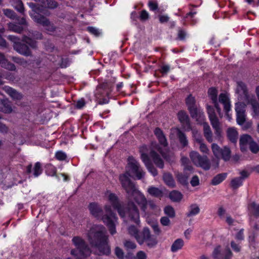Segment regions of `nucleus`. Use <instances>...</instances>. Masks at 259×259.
<instances>
[{
  "mask_svg": "<svg viewBox=\"0 0 259 259\" xmlns=\"http://www.w3.org/2000/svg\"><path fill=\"white\" fill-rule=\"evenodd\" d=\"M144 172L140 166L138 162L133 157L129 156L127 164L126 167V172L119 177L121 185L125 189L128 200L127 206L125 208L120 205L119 199L117 195L109 191H107L105 196L111 205L105 206V212L109 213L108 215L103 217V221L108 227L111 234L116 233L115 226L117 218L112 212V209H117L118 212L124 221L126 220L139 225L140 223V215L138 209L133 202L134 199L140 206L141 210L146 214L148 202L144 195L140 192L130 180V178L135 176L138 179H141L144 176Z\"/></svg>",
  "mask_w": 259,
  "mask_h": 259,
  "instance_id": "f257e3e1",
  "label": "nucleus"
},
{
  "mask_svg": "<svg viewBox=\"0 0 259 259\" xmlns=\"http://www.w3.org/2000/svg\"><path fill=\"white\" fill-rule=\"evenodd\" d=\"M87 236L92 247L96 249L94 251L96 254L108 255L110 253L106 231L103 226H93Z\"/></svg>",
  "mask_w": 259,
  "mask_h": 259,
  "instance_id": "f03ea898",
  "label": "nucleus"
},
{
  "mask_svg": "<svg viewBox=\"0 0 259 259\" xmlns=\"http://www.w3.org/2000/svg\"><path fill=\"white\" fill-rule=\"evenodd\" d=\"M156 151L158 152L164 158H166L161 148L155 143H152L150 147L143 145L140 148L141 158L149 171L154 176L157 175V170L153 166L148 154L149 153L150 157L157 166L162 168L164 166L162 159Z\"/></svg>",
  "mask_w": 259,
  "mask_h": 259,
  "instance_id": "7ed1b4c3",
  "label": "nucleus"
},
{
  "mask_svg": "<svg viewBox=\"0 0 259 259\" xmlns=\"http://www.w3.org/2000/svg\"><path fill=\"white\" fill-rule=\"evenodd\" d=\"M185 103L191 117L198 123L203 124L204 136L209 143H211L213 141L212 132L208 123L205 122L204 113L202 109L196 104L195 98L190 94L186 98Z\"/></svg>",
  "mask_w": 259,
  "mask_h": 259,
  "instance_id": "20e7f679",
  "label": "nucleus"
},
{
  "mask_svg": "<svg viewBox=\"0 0 259 259\" xmlns=\"http://www.w3.org/2000/svg\"><path fill=\"white\" fill-rule=\"evenodd\" d=\"M209 98L211 100L212 103L213 104L217 112L219 115L222 114V109L219 103L223 105L224 111L226 116L231 119V115L229 112L231 110V101L228 96L225 93H221L219 97H218V91L215 87L209 88L207 91Z\"/></svg>",
  "mask_w": 259,
  "mask_h": 259,
  "instance_id": "39448f33",
  "label": "nucleus"
},
{
  "mask_svg": "<svg viewBox=\"0 0 259 259\" xmlns=\"http://www.w3.org/2000/svg\"><path fill=\"white\" fill-rule=\"evenodd\" d=\"M128 231L140 244L145 242L148 246L151 247L156 243L155 239L151 236L149 229L147 228H144L142 232L139 233L137 227L132 225L128 228Z\"/></svg>",
  "mask_w": 259,
  "mask_h": 259,
  "instance_id": "423d86ee",
  "label": "nucleus"
},
{
  "mask_svg": "<svg viewBox=\"0 0 259 259\" xmlns=\"http://www.w3.org/2000/svg\"><path fill=\"white\" fill-rule=\"evenodd\" d=\"M28 5L32 9V12H30V15L34 21L45 27L48 31L50 32L53 31L55 30L54 26L50 23L46 18L42 16L40 14L44 13V10L40 6V3H39L38 4L39 6L38 8H36L35 5L33 3H28Z\"/></svg>",
  "mask_w": 259,
  "mask_h": 259,
  "instance_id": "0eeeda50",
  "label": "nucleus"
},
{
  "mask_svg": "<svg viewBox=\"0 0 259 259\" xmlns=\"http://www.w3.org/2000/svg\"><path fill=\"white\" fill-rule=\"evenodd\" d=\"M72 242L76 249L71 251V254L76 259H87L91 254V251L87 247L84 240L80 237H74Z\"/></svg>",
  "mask_w": 259,
  "mask_h": 259,
  "instance_id": "6e6552de",
  "label": "nucleus"
},
{
  "mask_svg": "<svg viewBox=\"0 0 259 259\" xmlns=\"http://www.w3.org/2000/svg\"><path fill=\"white\" fill-rule=\"evenodd\" d=\"M189 156L193 163L197 167H201L204 170L210 168L211 163L206 155H201L198 152L192 151Z\"/></svg>",
  "mask_w": 259,
  "mask_h": 259,
  "instance_id": "1a4fd4ad",
  "label": "nucleus"
},
{
  "mask_svg": "<svg viewBox=\"0 0 259 259\" xmlns=\"http://www.w3.org/2000/svg\"><path fill=\"white\" fill-rule=\"evenodd\" d=\"M194 7L190 8L189 11L185 15H183L182 12L179 9V17L182 18L181 23L183 25L194 26L198 23V19L195 17L197 14V11L195 9L196 6H195Z\"/></svg>",
  "mask_w": 259,
  "mask_h": 259,
  "instance_id": "9d476101",
  "label": "nucleus"
},
{
  "mask_svg": "<svg viewBox=\"0 0 259 259\" xmlns=\"http://www.w3.org/2000/svg\"><path fill=\"white\" fill-rule=\"evenodd\" d=\"M107 84H103L99 85L96 89L95 96L99 100V103L101 104L108 103L109 102L108 98H103L104 96H108L109 90L107 89Z\"/></svg>",
  "mask_w": 259,
  "mask_h": 259,
  "instance_id": "9b49d317",
  "label": "nucleus"
},
{
  "mask_svg": "<svg viewBox=\"0 0 259 259\" xmlns=\"http://www.w3.org/2000/svg\"><path fill=\"white\" fill-rule=\"evenodd\" d=\"M8 38L10 40L14 42V48L17 52L27 56L30 55L28 47L25 45L19 43L18 42V39L16 37L13 35H9Z\"/></svg>",
  "mask_w": 259,
  "mask_h": 259,
  "instance_id": "f8f14e48",
  "label": "nucleus"
},
{
  "mask_svg": "<svg viewBox=\"0 0 259 259\" xmlns=\"http://www.w3.org/2000/svg\"><path fill=\"white\" fill-rule=\"evenodd\" d=\"M179 122L181 124L182 129L186 132L192 130L190 119L188 114L183 110L179 111Z\"/></svg>",
  "mask_w": 259,
  "mask_h": 259,
  "instance_id": "ddd939ff",
  "label": "nucleus"
},
{
  "mask_svg": "<svg viewBox=\"0 0 259 259\" xmlns=\"http://www.w3.org/2000/svg\"><path fill=\"white\" fill-rule=\"evenodd\" d=\"M89 209L91 213L94 217L98 219H101L103 221V217L108 215L110 217L109 213L105 212V214L103 215V212L99 206L95 203H91L89 205Z\"/></svg>",
  "mask_w": 259,
  "mask_h": 259,
  "instance_id": "4468645a",
  "label": "nucleus"
},
{
  "mask_svg": "<svg viewBox=\"0 0 259 259\" xmlns=\"http://www.w3.org/2000/svg\"><path fill=\"white\" fill-rule=\"evenodd\" d=\"M89 209L91 213L94 217L98 219H101L103 221V217L108 215L110 217L109 213L105 212V214L103 215V212L99 206L95 203H91L89 205Z\"/></svg>",
  "mask_w": 259,
  "mask_h": 259,
  "instance_id": "2eb2a0df",
  "label": "nucleus"
},
{
  "mask_svg": "<svg viewBox=\"0 0 259 259\" xmlns=\"http://www.w3.org/2000/svg\"><path fill=\"white\" fill-rule=\"evenodd\" d=\"M253 140L252 137L248 134H244L240 137L239 140L240 149L241 152H244L247 150V145L250 144Z\"/></svg>",
  "mask_w": 259,
  "mask_h": 259,
  "instance_id": "dca6fc26",
  "label": "nucleus"
},
{
  "mask_svg": "<svg viewBox=\"0 0 259 259\" xmlns=\"http://www.w3.org/2000/svg\"><path fill=\"white\" fill-rule=\"evenodd\" d=\"M19 23L21 26H19L16 24H15L12 23H10L8 24L9 29L12 31L20 33L23 29V27L22 25H26V22L24 18H22L20 20H19Z\"/></svg>",
  "mask_w": 259,
  "mask_h": 259,
  "instance_id": "f3484780",
  "label": "nucleus"
},
{
  "mask_svg": "<svg viewBox=\"0 0 259 259\" xmlns=\"http://www.w3.org/2000/svg\"><path fill=\"white\" fill-rule=\"evenodd\" d=\"M40 3V6L44 10V8H48L50 9H54L57 7V4L53 0H34Z\"/></svg>",
  "mask_w": 259,
  "mask_h": 259,
  "instance_id": "a211bd4d",
  "label": "nucleus"
},
{
  "mask_svg": "<svg viewBox=\"0 0 259 259\" xmlns=\"http://www.w3.org/2000/svg\"><path fill=\"white\" fill-rule=\"evenodd\" d=\"M215 109L214 106L213 107L207 104L206 105V112L210 122L219 120L215 112Z\"/></svg>",
  "mask_w": 259,
  "mask_h": 259,
  "instance_id": "6ab92c4d",
  "label": "nucleus"
},
{
  "mask_svg": "<svg viewBox=\"0 0 259 259\" xmlns=\"http://www.w3.org/2000/svg\"><path fill=\"white\" fill-rule=\"evenodd\" d=\"M154 134L158 139L161 146L163 147H166L167 143L162 131L159 128H156L154 131Z\"/></svg>",
  "mask_w": 259,
  "mask_h": 259,
  "instance_id": "aec40b11",
  "label": "nucleus"
},
{
  "mask_svg": "<svg viewBox=\"0 0 259 259\" xmlns=\"http://www.w3.org/2000/svg\"><path fill=\"white\" fill-rule=\"evenodd\" d=\"M227 136L231 143L235 144L237 141L238 132L235 128L229 127L227 131Z\"/></svg>",
  "mask_w": 259,
  "mask_h": 259,
  "instance_id": "412c9836",
  "label": "nucleus"
},
{
  "mask_svg": "<svg viewBox=\"0 0 259 259\" xmlns=\"http://www.w3.org/2000/svg\"><path fill=\"white\" fill-rule=\"evenodd\" d=\"M227 172L219 174L212 179L210 184L213 186H217L223 182L227 178Z\"/></svg>",
  "mask_w": 259,
  "mask_h": 259,
  "instance_id": "4be33fe9",
  "label": "nucleus"
},
{
  "mask_svg": "<svg viewBox=\"0 0 259 259\" xmlns=\"http://www.w3.org/2000/svg\"><path fill=\"white\" fill-rule=\"evenodd\" d=\"M4 91L14 100H19L22 98L20 94L16 92L12 88L5 86L4 87Z\"/></svg>",
  "mask_w": 259,
  "mask_h": 259,
  "instance_id": "5701e85b",
  "label": "nucleus"
},
{
  "mask_svg": "<svg viewBox=\"0 0 259 259\" xmlns=\"http://www.w3.org/2000/svg\"><path fill=\"white\" fill-rule=\"evenodd\" d=\"M0 65L2 67L10 70L15 69V66L13 64L8 62L4 56L1 53H0Z\"/></svg>",
  "mask_w": 259,
  "mask_h": 259,
  "instance_id": "b1692460",
  "label": "nucleus"
},
{
  "mask_svg": "<svg viewBox=\"0 0 259 259\" xmlns=\"http://www.w3.org/2000/svg\"><path fill=\"white\" fill-rule=\"evenodd\" d=\"M248 208L250 212L255 217H259V204L252 202L248 204Z\"/></svg>",
  "mask_w": 259,
  "mask_h": 259,
  "instance_id": "393cba45",
  "label": "nucleus"
},
{
  "mask_svg": "<svg viewBox=\"0 0 259 259\" xmlns=\"http://www.w3.org/2000/svg\"><path fill=\"white\" fill-rule=\"evenodd\" d=\"M0 111L5 113H10L12 111V108L9 101L7 100H3L1 102Z\"/></svg>",
  "mask_w": 259,
  "mask_h": 259,
  "instance_id": "a878e982",
  "label": "nucleus"
},
{
  "mask_svg": "<svg viewBox=\"0 0 259 259\" xmlns=\"http://www.w3.org/2000/svg\"><path fill=\"white\" fill-rule=\"evenodd\" d=\"M148 193L152 196L160 197L163 195V192L160 189L151 186L147 190Z\"/></svg>",
  "mask_w": 259,
  "mask_h": 259,
  "instance_id": "bb28decb",
  "label": "nucleus"
},
{
  "mask_svg": "<svg viewBox=\"0 0 259 259\" xmlns=\"http://www.w3.org/2000/svg\"><path fill=\"white\" fill-rule=\"evenodd\" d=\"M200 212V208L196 204H191L189 208V211L187 212L186 215L188 217L195 216Z\"/></svg>",
  "mask_w": 259,
  "mask_h": 259,
  "instance_id": "cd10ccee",
  "label": "nucleus"
},
{
  "mask_svg": "<svg viewBox=\"0 0 259 259\" xmlns=\"http://www.w3.org/2000/svg\"><path fill=\"white\" fill-rule=\"evenodd\" d=\"M243 182L240 178L236 177L232 179L230 182V187L233 190H236L243 185Z\"/></svg>",
  "mask_w": 259,
  "mask_h": 259,
  "instance_id": "c85d7f7f",
  "label": "nucleus"
},
{
  "mask_svg": "<svg viewBox=\"0 0 259 259\" xmlns=\"http://www.w3.org/2000/svg\"><path fill=\"white\" fill-rule=\"evenodd\" d=\"M231 151L229 147L226 146L224 147L221 152L220 157H221L224 161H228L231 158Z\"/></svg>",
  "mask_w": 259,
  "mask_h": 259,
  "instance_id": "c756f323",
  "label": "nucleus"
},
{
  "mask_svg": "<svg viewBox=\"0 0 259 259\" xmlns=\"http://www.w3.org/2000/svg\"><path fill=\"white\" fill-rule=\"evenodd\" d=\"M212 127L214 130V134L218 137L221 136L222 130L220 126V122L219 120L210 122Z\"/></svg>",
  "mask_w": 259,
  "mask_h": 259,
  "instance_id": "7c9ffc66",
  "label": "nucleus"
},
{
  "mask_svg": "<svg viewBox=\"0 0 259 259\" xmlns=\"http://www.w3.org/2000/svg\"><path fill=\"white\" fill-rule=\"evenodd\" d=\"M57 60L53 61L56 62V64L59 65L61 68H66L69 65V61L67 58H62L57 56Z\"/></svg>",
  "mask_w": 259,
  "mask_h": 259,
  "instance_id": "2f4dec72",
  "label": "nucleus"
},
{
  "mask_svg": "<svg viewBox=\"0 0 259 259\" xmlns=\"http://www.w3.org/2000/svg\"><path fill=\"white\" fill-rule=\"evenodd\" d=\"M12 5L19 12L23 13L24 11V6L21 1L16 0L13 2Z\"/></svg>",
  "mask_w": 259,
  "mask_h": 259,
  "instance_id": "473e14b6",
  "label": "nucleus"
},
{
  "mask_svg": "<svg viewBox=\"0 0 259 259\" xmlns=\"http://www.w3.org/2000/svg\"><path fill=\"white\" fill-rule=\"evenodd\" d=\"M163 180L165 183L170 187L175 186V182L171 175L168 174H165L163 175Z\"/></svg>",
  "mask_w": 259,
  "mask_h": 259,
  "instance_id": "72a5a7b5",
  "label": "nucleus"
},
{
  "mask_svg": "<svg viewBox=\"0 0 259 259\" xmlns=\"http://www.w3.org/2000/svg\"><path fill=\"white\" fill-rule=\"evenodd\" d=\"M179 143L181 144L183 147L187 146L188 144V141L187 140L186 135L179 129Z\"/></svg>",
  "mask_w": 259,
  "mask_h": 259,
  "instance_id": "f704fd0d",
  "label": "nucleus"
},
{
  "mask_svg": "<svg viewBox=\"0 0 259 259\" xmlns=\"http://www.w3.org/2000/svg\"><path fill=\"white\" fill-rule=\"evenodd\" d=\"M211 149L213 155L217 158H220L223 148H221L217 144H211Z\"/></svg>",
  "mask_w": 259,
  "mask_h": 259,
  "instance_id": "c9c22d12",
  "label": "nucleus"
},
{
  "mask_svg": "<svg viewBox=\"0 0 259 259\" xmlns=\"http://www.w3.org/2000/svg\"><path fill=\"white\" fill-rule=\"evenodd\" d=\"M196 142L200 144L199 149L200 151L203 153L208 154L209 149L206 145L203 143L202 139L201 138L197 139Z\"/></svg>",
  "mask_w": 259,
  "mask_h": 259,
  "instance_id": "e433bc0d",
  "label": "nucleus"
},
{
  "mask_svg": "<svg viewBox=\"0 0 259 259\" xmlns=\"http://www.w3.org/2000/svg\"><path fill=\"white\" fill-rule=\"evenodd\" d=\"M212 256L213 259H222V254L221 250V246L218 245L216 246L212 253Z\"/></svg>",
  "mask_w": 259,
  "mask_h": 259,
  "instance_id": "4c0bfd02",
  "label": "nucleus"
},
{
  "mask_svg": "<svg viewBox=\"0 0 259 259\" xmlns=\"http://www.w3.org/2000/svg\"><path fill=\"white\" fill-rule=\"evenodd\" d=\"M189 37V34L186 29L179 28V40L185 41Z\"/></svg>",
  "mask_w": 259,
  "mask_h": 259,
  "instance_id": "58836bf2",
  "label": "nucleus"
},
{
  "mask_svg": "<svg viewBox=\"0 0 259 259\" xmlns=\"http://www.w3.org/2000/svg\"><path fill=\"white\" fill-rule=\"evenodd\" d=\"M245 104L242 102H237L235 105V110L237 114L245 113Z\"/></svg>",
  "mask_w": 259,
  "mask_h": 259,
  "instance_id": "ea45409f",
  "label": "nucleus"
},
{
  "mask_svg": "<svg viewBox=\"0 0 259 259\" xmlns=\"http://www.w3.org/2000/svg\"><path fill=\"white\" fill-rule=\"evenodd\" d=\"M249 148L250 151L254 154H256L259 151V145L253 140L249 144Z\"/></svg>",
  "mask_w": 259,
  "mask_h": 259,
  "instance_id": "a19ab883",
  "label": "nucleus"
},
{
  "mask_svg": "<svg viewBox=\"0 0 259 259\" xmlns=\"http://www.w3.org/2000/svg\"><path fill=\"white\" fill-rule=\"evenodd\" d=\"M3 11L6 17L13 20L15 19L16 14L13 10L8 9H4L3 10Z\"/></svg>",
  "mask_w": 259,
  "mask_h": 259,
  "instance_id": "79ce46f5",
  "label": "nucleus"
},
{
  "mask_svg": "<svg viewBox=\"0 0 259 259\" xmlns=\"http://www.w3.org/2000/svg\"><path fill=\"white\" fill-rule=\"evenodd\" d=\"M245 113L236 114V121L240 125H243L245 121Z\"/></svg>",
  "mask_w": 259,
  "mask_h": 259,
  "instance_id": "37998d69",
  "label": "nucleus"
},
{
  "mask_svg": "<svg viewBox=\"0 0 259 259\" xmlns=\"http://www.w3.org/2000/svg\"><path fill=\"white\" fill-rule=\"evenodd\" d=\"M179 183L184 186H188L189 185L188 176L179 173Z\"/></svg>",
  "mask_w": 259,
  "mask_h": 259,
  "instance_id": "c03bdc74",
  "label": "nucleus"
},
{
  "mask_svg": "<svg viewBox=\"0 0 259 259\" xmlns=\"http://www.w3.org/2000/svg\"><path fill=\"white\" fill-rule=\"evenodd\" d=\"M56 168L51 164H48L46 166V173L49 176H54L56 174Z\"/></svg>",
  "mask_w": 259,
  "mask_h": 259,
  "instance_id": "a18cd8bd",
  "label": "nucleus"
},
{
  "mask_svg": "<svg viewBox=\"0 0 259 259\" xmlns=\"http://www.w3.org/2000/svg\"><path fill=\"white\" fill-rule=\"evenodd\" d=\"M41 172L42 170L41 168L40 163H36L33 169V175L34 176V177H37L40 175Z\"/></svg>",
  "mask_w": 259,
  "mask_h": 259,
  "instance_id": "49530a36",
  "label": "nucleus"
},
{
  "mask_svg": "<svg viewBox=\"0 0 259 259\" xmlns=\"http://www.w3.org/2000/svg\"><path fill=\"white\" fill-rule=\"evenodd\" d=\"M87 30L90 33L95 36H98L101 33V32L99 29L93 27H88L87 28Z\"/></svg>",
  "mask_w": 259,
  "mask_h": 259,
  "instance_id": "de8ad7c7",
  "label": "nucleus"
},
{
  "mask_svg": "<svg viewBox=\"0 0 259 259\" xmlns=\"http://www.w3.org/2000/svg\"><path fill=\"white\" fill-rule=\"evenodd\" d=\"M147 222L149 225L151 226L155 233H158L159 232V229L158 228L157 222L156 221L153 220L152 221L150 222L148 219H147Z\"/></svg>",
  "mask_w": 259,
  "mask_h": 259,
  "instance_id": "09e8293b",
  "label": "nucleus"
},
{
  "mask_svg": "<svg viewBox=\"0 0 259 259\" xmlns=\"http://www.w3.org/2000/svg\"><path fill=\"white\" fill-rule=\"evenodd\" d=\"M231 247L232 250L235 252H239L241 251V246L237 244L235 241H232L230 243Z\"/></svg>",
  "mask_w": 259,
  "mask_h": 259,
  "instance_id": "8fccbe9b",
  "label": "nucleus"
},
{
  "mask_svg": "<svg viewBox=\"0 0 259 259\" xmlns=\"http://www.w3.org/2000/svg\"><path fill=\"white\" fill-rule=\"evenodd\" d=\"M190 184L192 187H196L200 184V180L199 177L197 175L193 176L191 181Z\"/></svg>",
  "mask_w": 259,
  "mask_h": 259,
  "instance_id": "3c124183",
  "label": "nucleus"
},
{
  "mask_svg": "<svg viewBox=\"0 0 259 259\" xmlns=\"http://www.w3.org/2000/svg\"><path fill=\"white\" fill-rule=\"evenodd\" d=\"M23 41L27 44L30 47L34 48L36 47V42L29 37H25Z\"/></svg>",
  "mask_w": 259,
  "mask_h": 259,
  "instance_id": "603ef678",
  "label": "nucleus"
},
{
  "mask_svg": "<svg viewBox=\"0 0 259 259\" xmlns=\"http://www.w3.org/2000/svg\"><path fill=\"white\" fill-rule=\"evenodd\" d=\"M165 213L170 217H172L175 215L174 210L172 207L167 206L164 208Z\"/></svg>",
  "mask_w": 259,
  "mask_h": 259,
  "instance_id": "864d4df0",
  "label": "nucleus"
},
{
  "mask_svg": "<svg viewBox=\"0 0 259 259\" xmlns=\"http://www.w3.org/2000/svg\"><path fill=\"white\" fill-rule=\"evenodd\" d=\"M56 158L59 160H64L66 158L65 153L60 151L56 152L55 154Z\"/></svg>",
  "mask_w": 259,
  "mask_h": 259,
  "instance_id": "5fc2aeb1",
  "label": "nucleus"
},
{
  "mask_svg": "<svg viewBox=\"0 0 259 259\" xmlns=\"http://www.w3.org/2000/svg\"><path fill=\"white\" fill-rule=\"evenodd\" d=\"M225 254L222 256V259H231L233 256V253L228 247L225 248Z\"/></svg>",
  "mask_w": 259,
  "mask_h": 259,
  "instance_id": "6e6d98bb",
  "label": "nucleus"
},
{
  "mask_svg": "<svg viewBox=\"0 0 259 259\" xmlns=\"http://www.w3.org/2000/svg\"><path fill=\"white\" fill-rule=\"evenodd\" d=\"M140 19L142 21H146L148 20L149 19L148 13L145 10L141 11L140 15Z\"/></svg>",
  "mask_w": 259,
  "mask_h": 259,
  "instance_id": "4d7b16f0",
  "label": "nucleus"
},
{
  "mask_svg": "<svg viewBox=\"0 0 259 259\" xmlns=\"http://www.w3.org/2000/svg\"><path fill=\"white\" fill-rule=\"evenodd\" d=\"M169 197L172 201H177L178 200V192L172 191L169 193Z\"/></svg>",
  "mask_w": 259,
  "mask_h": 259,
  "instance_id": "13d9d810",
  "label": "nucleus"
},
{
  "mask_svg": "<svg viewBox=\"0 0 259 259\" xmlns=\"http://www.w3.org/2000/svg\"><path fill=\"white\" fill-rule=\"evenodd\" d=\"M124 245L127 249H134L136 247L135 243L130 241H126Z\"/></svg>",
  "mask_w": 259,
  "mask_h": 259,
  "instance_id": "bf43d9fd",
  "label": "nucleus"
},
{
  "mask_svg": "<svg viewBox=\"0 0 259 259\" xmlns=\"http://www.w3.org/2000/svg\"><path fill=\"white\" fill-rule=\"evenodd\" d=\"M4 28L0 29V47H5L6 46L5 40L2 37V34L4 32Z\"/></svg>",
  "mask_w": 259,
  "mask_h": 259,
  "instance_id": "052dcab7",
  "label": "nucleus"
},
{
  "mask_svg": "<svg viewBox=\"0 0 259 259\" xmlns=\"http://www.w3.org/2000/svg\"><path fill=\"white\" fill-rule=\"evenodd\" d=\"M244 230L243 229L239 230V231L236 235V239L238 240H243L244 239Z\"/></svg>",
  "mask_w": 259,
  "mask_h": 259,
  "instance_id": "680f3d73",
  "label": "nucleus"
},
{
  "mask_svg": "<svg viewBox=\"0 0 259 259\" xmlns=\"http://www.w3.org/2000/svg\"><path fill=\"white\" fill-rule=\"evenodd\" d=\"M239 174L241 176L238 178H240L243 182L245 179L247 178L249 176V174L245 170L241 171Z\"/></svg>",
  "mask_w": 259,
  "mask_h": 259,
  "instance_id": "e2e57ef3",
  "label": "nucleus"
},
{
  "mask_svg": "<svg viewBox=\"0 0 259 259\" xmlns=\"http://www.w3.org/2000/svg\"><path fill=\"white\" fill-rule=\"evenodd\" d=\"M115 252V254H116V256L118 258H121L123 257V252L122 249H120V248H119L118 247H116Z\"/></svg>",
  "mask_w": 259,
  "mask_h": 259,
  "instance_id": "0e129e2a",
  "label": "nucleus"
},
{
  "mask_svg": "<svg viewBox=\"0 0 259 259\" xmlns=\"http://www.w3.org/2000/svg\"><path fill=\"white\" fill-rule=\"evenodd\" d=\"M136 259H147V255L144 251H140L137 254Z\"/></svg>",
  "mask_w": 259,
  "mask_h": 259,
  "instance_id": "69168bd1",
  "label": "nucleus"
},
{
  "mask_svg": "<svg viewBox=\"0 0 259 259\" xmlns=\"http://www.w3.org/2000/svg\"><path fill=\"white\" fill-rule=\"evenodd\" d=\"M150 9L152 11H154L157 9L158 5L155 2H150L148 4Z\"/></svg>",
  "mask_w": 259,
  "mask_h": 259,
  "instance_id": "338daca9",
  "label": "nucleus"
},
{
  "mask_svg": "<svg viewBox=\"0 0 259 259\" xmlns=\"http://www.w3.org/2000/svg\"><path fill=\"white\" fill-rule=\"evenodd\" d=\"M161 224L163 226H168L169 224V220L167 217H162L160 220Z\"/></svg>",
  "mask_w": 259,
  "mask_h": 259,
  "instance_id": "774afa93",
  "label": "nucleus"
}]
</instances>
